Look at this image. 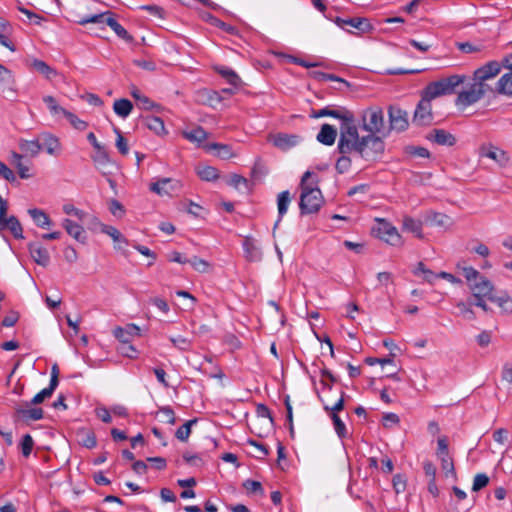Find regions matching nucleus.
I'll return each mask as SVG.
<instances>
[{
	"instance_id": "obj_1",
	"label": "nucleus",
	"mask_w": 512,
	"mask_h": 512,
	"mask_svg": "<svg viewBox=\"0 0 512 512\" xmlns=\"http://www.w3.org/2000/svg\"><path fill=\"white\" fill-rule=\"evenodd\" d=\"M385 150V144L380 136H360L356 119L352 112L344 122L340 123L337 151L340 154H353L365 161H374Z\"/></svg>"
},
{
	"instance_id": "obj_2",
	"label": "nucleus",
	"mask_w": 512,
	"mask_h": 512,
	"mask_svg": "<svg viewBox=\"0 0 512 512\" xmlns=\"http://www.w3.org/2000/svg\"><path fill=\"white\" fill-rule=\"evenodd\" d=\"M317 176L306 171L300 182L301 195L299 207L301 214H312L321 208L324 200L320 189L317 187Z\"/></svg>"
},
{
	"instance_id": "obj_3",
	"label": "nucleus",
	"mask_w": 512,
	"mask_h": 512,
	"mask_svg": "<svg viewBox=\"0 0 512 512\" xmlns=\"http://www.w3.org/2000/svg\"><path fill=\"white\" fill-rule=\"evenodd\" d=\"M461 269L470 290L472 291L473 298H486L490 300L493 296L494 285L485 276L481 275L479 271L471 266H457Z\"/></svg>"
},
{
	"instance_id": "obj_4",
	"label": "nucleus",
	"mask_w": 512,
	"mask_h": 512,
	"mask_svg": "<svg viewBox=\"0 0 512 512\" xmlns=\"http://www.w3.org/2000/svg\"><path fill=\"white\" fill-rule=\"evenodd\" d=\"M465 80V75L454 74L429 83L423 91L432 99L444 95H451L456 92V88L463 84Z\"/></svg>"
},
{
	"instance_id": "obj_5",
	"label": "nucleus",
	"mask_w": 512,
	"mask_h": 512,
	"mask_svg": "<svg viewBox=\"0 0 512 512\" xmlns=\"http://www.w3.org/2000/svg\"><path fill=\"white\" fill-rule=\"evenodd\" d=\"M362 129L368 132V135L382 134L386 136L384 112L379 106L368 107L361 113Z\"/></svg>"
},
{
	"instance_id": "obj_6",
	"label": "nucleus",
	"mask_w": 512,
	"mask_h": 512,
	"mask_svg": "<svg viewBox=\"0 0 512 512\" xmlns=\"http://www.w3.org/2000/svg\"><path fill=\"white\" fill-rule=\"evenodd\" d=\"M488 92L494 93V89L490 85L473 80L466 89L458 93L455 104L461 107L471 106L480 101Z\"/></svg>"
},
{
	"instance_id": "obj_7",
	"label": "nucleus",
	"mask_w": 512,
	"mask_h": 512,
	"mask_svg": "<svg viewBox=\"0 0 512 512\" xmlns=\"http://www.w3.org/2000/svg\"><path fill=\"white\" fill-rule=\"evenodd\" d=\"M79 23L82 25L87 23L106 24L115 32L119 38L123 39L124 41L131 43L134 40L128 31L114 18L113 13L111 12L85 17L81 19Z\"/></svg>"
},
{
	"instance_id": "obj_8",
	"label": "nucleus",
	"mask_w": 512,
	"mask_h": 512,
	"mask_svg": "<svg viewBox=\"0 0 512 512\" xmlns=\"http://www.w3.org/2000/svg\"><path fill=\"white\" fill-rule=\"evenodd\" d=\"M376 222L377 225L372 229L376 237L392 246H400L403 244L402 237L395 226L381 218H377Z\"/></svg>"
},
{
	"instance_id": "obj_9",
	"label": "nucleus",
	"mask_w": 512,
	"mask_h": 512,
	"mask_svg": "<svg viewBox=\"0 0 512 512\" xmlns=\"http://www.w3.org/2000/svg\"><path fill=\"white\" fill-rule=\"evenodd\" d=\"M389 118V128L386 132L395 131L397 133L404 132L409 127V114L406 110L398 105H389L387 108Z\"/></svg>"
},
{
	"instance_id": "obj_10",
	"label": "nucleus",
	"mask_w": 512,
	"mask_h": 512,
	"mask_svg": "<svg viewBox=\"0 0 512 512\" xmlns=\"http://www.w3.org/2000/svg\"><path fill=\"white\" fill-rule=\"evenodd\" d=\"M433 99L423 91L421 99L414 111L412 122L417 126H429L433 122V113L431 101Z\"/></svg>"
},
{
	"instance_id": "obj_11",
	"label": "nucleus",
	"mask_w": 512,
	"mask_h": 512,
	"mask_svg": "<svg viewBox=\"0 0 512 512\" xmlns=\"http://www.w3.org/2000/svg\"><path fill=\"white\" fill-rule=\"evenodd\" d=\"M334 22L338 27H340L348 32H351V30L347 29L346 26L356 29L358 31V34L367 33V32H370L373 30V26L370 23L369 19L365 18V17H353V18L336 17Z\"/></svg>"
},
{
	"instance_id": "obj_12",
	"label": "nucleus",
	"mask_w": 512,
	"mask_h": 512,
	"mask_svg": "<svg viewBox=\"0 0 512 512\" xmlns=\"http://www.w3.org/2000/svg\"><path fill=\"white\" fill-rule=\"evenodd\" d=\"M502 67H504L503 61H490L474 71L473 80L477 83L480 82L482 84H487V80L496 77L500 73Z\"/></svg>"
},
{
	"instance_id": "obj_13",
	"label": "nucleus",
	"mask_w": 512,
	"mask_h": 512,
	"mask_svg": "<svg viewBox=\"0 0 512 512\" xmlns=\"http://www.w3.org/2000/svg\"><path fill=\"white\" fill-rule=\"evenodd\" d=\"M150 190L160 196H171L181 188L178 180L172 178H162L150 184Z\"/></svg>"
},
{
	"instance_id": "obj_14",
	"label": "nucleus",
	"mask_w": 512,
	"mask_h": 512,
	"mask_svg": "<svg viewBox=\"0 0 512 512\" xmlns=\"http://www.w3.org/2000/svg\"><path fill=\"white\" fill-rule=\"evenodd\" d=\"M479 154L481 157H486L495 161L501 167H505L510 160L506 151L493 145H482L480 147Z\"/></svg>"
},
{
	"instance_id": "obj_15",
	"label": "nucleus",
	"mask_w": 512,
	"mask_h": 512,
	"mask_svg": "<svg viewBox=\"0 0 512 512\" xmlns=\"http://www.w3.org/2000/svg\"><path fill=\"white\" fill-rule=\"evenodd\" d=\"M352 114V111L348 110L345 107H340L338 109H332L330 106L324 107L320 110L313 111L310 115L311 118H321V117H333L341 122H344L345 119Z\"/></svg>"
},
{
	"instance_id": "obj_16",
	"label": "nucleus",
	"mask_w": 512,
	"mask_h": 512,
	"mask_svg": "<svg viewBox=\"0 0 512 512\" xmlns=\"http://www.w3.org/2000/svg\"><path fill=\"white\" fill-rule=\"evenodd\" d=\"M29 253L32 259L43 267L50 263V255L48 250L39 242H31L28 244Z\"/></svg>"
},
{
	"instance_id": "obj_17",
	"label": "nucleus",
	"mask_w": 512,
	"mask_h": 512,
	"mask_svg": "<svg viewBox=\"0 0 512 512\" xmlns=\"http://www.w3.org/2000/svg\"><path fill=\"white\" fill-rule=\"evenodd\" d=\"M300 140V136L287 133H278L271 138L273 145L284 151L296 146Z\"/></svg>"
},
{
	"instance_id": "obj_18",
	"label": "nucleus",
	"mask_w": 512,
	"mask_h": 512,
	"mask_svg": "<svg viewBox=\"0 0 512 512\" xmlns=\"http://www.w3.org/2000/svg\"><path fill=\"white\" fill-rule=\"evenodd\" d=\"M337 137V129L330 124H323L317 134V141L323 145L331 146L335 143Z\"/></svg>"
},
{
	"instance_id": "obj_19",
	"label": "nucleus",
	"mask_w": 512,
	"mask_h": 512,
	"mask_svg": "<svg viewBox=\"0 0 512 512\" xmlns=\"http://www.w3.org/2000/svg\"><path fill=\"white\" fill-rule=\"evenodd\" d=\"M428 139L437 143L438 145L453 146L456 143V138L450 132L444 129H434L428 136Z\"/></svg>"
},
{
	"instance_id": "obj_20",
	"label": "nucleus",
	"mask_w": 512,
	"mask_h": 512,
	"mask_svg": "<svg viewBox=\"0 0 512 512\" xmlns=\"http://www.w3.org/2000/svg\"><path fill=\"white\" fill-rule=\"evenodd\" d=\"M38 139L42 145V149H45L46 152L50 155L55 154L60 148V143H59L58 138L55 137L51 133H48V132L41 133L38 136Z\"/></svg>"
},
{
	"instance_id": "obj_21",
	"label": "nucleus",
	"mask_w": 512,
	"mask_h": 512,
	"mask_svg": "<svg viewBox=\"0 0 512 512\" xmlns=\"http://www.w3.org/2000/svg\"><path fill=\"white\" fill-rule=\"evenodd\" d=\"M67 233L75 240L84 243L86 241V235L84 228L78 223L73 222L70 219H64L62 223Z\"/></svg>"
},
{
	"instance_id": "obj_22",
	"label": "nucleus",
	"mask_w": 512,
	"mask_h": 512,
	"mask_svg": "<svg viewBox=\"0 0 512 512\" xmlns=\"http://www.w3.org/2000/svg\"><path fill=\"white\" fill-rule=\"evenodd\" d=\"M5 229H9L16 239L24 238L22 225L15 216H10L2 221V225H0V232Z\"/></svg>"
},
{
	"instance_id": "obj_23",
	"label": "nucleus",
	"mask_w": 512,
	"mask_h": 512,
	"mask_svg": "<svg viewBox=\"0 0 512 512\" xmlns=\"http://www.w3.org/2000/svg\"><path fill=\"white\" fill-rule=\"evenodd\" d=\"M494 92L506 96L512 97V71L503 74L498 82L496 83V87Z\"/></svg>"
},
{
	"instance_id": "obj_24",
	"label": "nucleus",
	"mask_w": 512,
	"mask_h": 512,
	"mask_svg": "<svg viewBox=\"0 0 512 512\" xmlns=\"http://www.w3.org/2000/svg\"><path fill=\"white\" fill-rule=\"evenodd\" d=\"M402 229L404 231L414 234L417 238H423L422 221L419 219H414L412 217L405 216L403 218Z\"/></svg>"
},
{
	"instance_id": "obj_25",
	"label": "nucleus",
	"mask_w": 512,
	"mask_h": 512,
	"mask_svg": "<svg viewBox=\"0 0 512 512\" xmlns=\"http://www.w3.org/2000/svg\"><path fill=\"white\" fill-rule=\"evenodd\" d=\"M182 136L188 141L200 145L207 139L208 134L201 126H197L191 130H184Z\"/></svg>"
},
{
	"instance_id": "obj_26",
	"label": "nucleus",
	"mask_w": 512,
	"mask_h": 512,
	"mask_svg": "<svg viewBox=\"0 0 512 512\" xmlns=\"http://www.w3.org/2000/svg\"><path fill=\"white\" fill-rule=\"evenodd\" d=\"M19 148L26 155H29L31 157H35L42 150V145L39 142L38 137L36 139H33V140L21 139L19 141Z\"/></svg>"
},
{
	"instance_id": "obj_27",
	"label": "nucleus",
	"mask_w": 512,
	"mask_h": 512,
	"mask_svg": "<svg viewBox=\"0 0 512 512\" xmlns=\"http://www.w3.org/2000/svg\"><path fill=\"white\" fill-rule=\"evenodd\" d=\"M144 125L157 135L167 133L163 120L157 116H146L143 118Z\"/></svg>"
},
{
	"instance_id": "obj_28",
	"label": "nucleus",
	"mask_w": 512,
	"mask_h": 512,
	"mask_svg": "<svg viewBox=\"0 0 512 512\" xmlns=\"http://www.w3.org/2000/svg\"><path fill=\"white\" fill-rule=\"evenodd\" d=\"M133 104L130 100L126 98H121L118 100H115L113 104V110L114 112L122 118H126L129 116V114L132 112Z\"/></svg>"
},
{
	"instance_id": "obj_29",
	"label": "nucleus",
	"mask_w": 512,
	"mask_h": 512,
	"mask_svg": "<svg viewBox=\"0 0 512 512\" xmlns=\"http://www.w3.org/2000/svg\"><path fill=\"white\" fill-rule=\"evenodd\" d=\"M290 202H291V195L288 190L282 191L281 193L278 194L277 207H278L279 218L276 222V225L280 222L282 217L286 214Z\"/></svg>"
},
{
	"instance_id": "obj_30",
	"label": "nucleus",
	"mask_w": 512,
	"mask_h": 512,
	"mask_svg": "<svg viewBox=\"0 0 512 512\" xmlns=\"http://www.w3.org/2000/svg\"><path fill=\"white\" fill-rule=\"evenodd\" d=\"M96 151V154L92 156V160L96 168L105 174L104 169L111 163L110 157L104 147Z\"/></svg>"
},
{
	"instance_id": "obj_31",
	"label": "nucleus",
	"mask_w": 512,
	"mask_h": 512,
	"mask_svg": "<svg viewBox=\"0 0 512 512\" xmlns=\"http://www.w3.org/2000/svg\"><path fill=\"white\" fill-rule=\"evenodd\" d=\"M216 71L218 74H220L223 78L226 79V81L232 85L234 88H238L242 81L241 78L238 76V74L228 67H220L216 68Z\"/></svg>"
},
{
	"instance_id": "obj_32",
	"label": "nucleus",
	"mask_w": 512,
	"mask_h": 512,
	"mask_svg": "<svg viewBox=\"0 0 512 512\" xmlns=\"http://www.w3.org/2000/svg\"><path fill=\"white\" fill-rule=\"evenodd\" d=\"M30 66L40 74L44 75L47 79H51L57 74L56 70L50 67L46 62L39 59H33Z\"/></svg>"
},
{
	"instance_id": "obj_33",
	"label": "nucleus",
	"mask_w": 512,
	"mask_h": 512,
	"mask_svg": "<svg viewBox=\"0 0 512 512\" xmlns=\"http://www.w3.org/2000/svg\"><path fill=\"white\" fill-rule=\"evenodd\" d=\"M79 437V443L88 449H92L97 445V439L95 433L90 430L82 429L77 433Z\"/></svg>"
},
{
	"instance_id": "obj_34",
	"label": "nucleus",
	"mask_w": 512,
	"mask_h": 512,
	"mask_svg": "<svg viewBox=\"0 0 512 512\" xmlns=\"http://www.w3.org/2000/svg\"><path fill=\"white\" fill-rule=\"evenodd\" d=\"M28 213L38 227L44 228L51 224L49 216L43 210L33 208L29 209Z\"/></svg>"
},
{
	"instance_id": "obj_35",
	"label": "nucleus",
	"mask_w": 512,
	"mask_h": 512,
	"mask_svg": "<svg viewBox=\"0 0 512 512\" xmlns=\"http://www.w3.org/2000/svg\"><path fill=\"white\" fill-rule=\"evenodd\" d=\"M16 413L18 415H21L23 419L32 420V421L40 420L43 418V415H44L42 408H30V409L17 408Z\"/></svg>"
},
{
	"instance_id": "obj_36",
	"label": "nucleus",
	"mask_w": 512,
	"mask_h": 512,
	"mask_svg": "<svg viewBox=\"0 0 512 512\" xmlns=\"http://www.w3.org/2000/svg\"><path fill=\"white\" fill-rule=\"evenodd\" d=\"M14 83V77L12 72L0 64V87L3 89L8 88L10 92H14L11 85Z\"/></svg>"
},
{
	"instance_id": "obj_37",
	"label": "nucleus",
	"mask_w": 512,
	"mask_h": 512,
	"mask_svg": "<svg viewBox=\"0 0 512 512\" xmlns=\"http://www.w3.org/2000/svg\"><path fill=\"white\" fill-rule=\"evenodd\" d=\"M205 19L213 26H216L220 29H222L223 31H225L226 33L230 34V35H236L237 34V29L236 27L230 25V24H227L223 21H221L220 19H218L217 17L211 15V14H207V16L205 17Z\"/></svg>"
},
{
	"instance_id": "obj_38",
	"label": "nucleus",
	"mask_w": 512,
	"mask_h": 512,
	"mask_svg": "<svg viewBox=\"0 0 512 512\" xmlns=\"http://www.w3.org/2000/svg\"><path fill=\"white\" fill-rule=\"evenodd\" d=\"M197 421V418H194L185 422L177 429L175 437L182 442H186L191 434V427L196 424Z\"/></svg>"
},
{
	"instance_id": "obj_39",
	"label": "nucleus",
	"mask_w": 512,
	"mask_h": 512,
	"mask_svg": "<svg viewBox=\"0 0 512 512\" xmlns=\"http://www.w3.org/2000/svg\"><path fill=\"white\" fill-rule=\"evenodd\" d=\"M243 249L248 260L255 261L260 259V252L251 239L246 238L244 240Z\"/></svg>"
},
{
	"instance_id": "obj_40",
	"label": "nucleus",
	"mask_w": 512,
	"mask_h": 512,
	"mask_svg": "<svg viewBox=\"0 0 512 512\" xmlns=\"http://www.w3.org/2000/svg\"><path fill=\"white\" fill-rule=\"evenodd\" d=\"M490 301L497 303L505 312L512 313V298L506 292L498 297L493 295Z\"/></svg>"
},
{
	"instance_id": "obj_41",
	"label": "nucleus",
	"mask_w": 512,
	"mask_h": 512,
	"mask_svg": "<svg viewBox=\"0 0 512 512\" xmlns=\"http://www.w3.org/2000/svg\"><path fill=\"white\" fill-rule=\"evenodd\" d=\"M351 154H341L335 164V169L339 174L348 172L352 165Z\"/></svg>"
},
{
	"instance_id": "obj_42",
	"label": "nucleus",
	"mask_w": 512,
	"mask_h": 512,
	"mask_svg": "<svg viewBox=\"0 0 512 512\" xmlns=\"http://www.w3.org/2000/svg\"><path fill=\"white\" fill-rule=\"evenodd\" d=\"M197 174L204 181H214L219 177L218 170L212 166L199 168Z\"/></svg>"
},
{
	"instance_id": "obj_43",
	"label": "nucleus",
	"mask_w": 512,
	"mask_h": 512,
	"mask_svg": "<svg viewBox=\"0 0 512 512\" xmlns=\"http://www.w3.org/2000/svg\"><path fill=\"white\" fill-rule=\"evenodd\" d=\"M440 461H441V468H442L445 476L448 477L449 475H451L454 479H456L457 475H456V471H455V467H454L452 458L449 455L442 456V457H440Z\"/></svg>"
},
{
	"instance_id": "obj_44",
	"label": "nucleus",
	"mask_w": 512,
	"mask_h": 512,
	"mask_svg": "<svg viewBox=\"0 0 512 512\" xmlns=\"http://www.w3.org/2000/svg\"><path fill=\"white\" fill-rule=\"evenodd\" d=\"M188 263L199 273H207L211 268V265L208 261L197 256L189 259Z\"/></svg>"
},
{
	"instance_id": "obj_45",
	"label": "nucleus",
	"mask_w": 512,
	"mask_h": 512,
	"mask_svg": "<svg viewBox=\"0 0 512 512\" xmlns=\"http://www.w3.org/2000/svg\"><path fill=\"white\" fill-rule=\"evenodd\" d=\"M209 149L217 150V156L222 159H229L233 157L232 149L229 145L213 143L208 146Z\"/></svg>"
},
{
	"instance_id": "obj_46",
	"label": "nucleus",
	"mask_w": 512,
	"mask_h": 512,
	"mask_svg": "<svg viewBox=\"0 0 512 512\" xmlns=\"http://www.w3.org/2000/svg\"><path fill=\"white\" fill-rule=\"evenodd\" d=\"M64 117L77 130L83 131L88 127V123L78 118L74 113L67 111Z\"/></svg>"
},
{
	"instance_id": "obj_47",
	"label": "nucleus",
	"mask_w": 512,
	"mask_h": 512,
	"mask_svg": "<svg viewBox=\"0 0 512 512\" xmlns=\"http://www.w3.org/2000/svg\"><path fill=\"white\" fill-rule=\"evenodd\" d=\"M34 446V440L30 434H25L20 442L21 452L24 457H29Z\"/></svg>"
},
{
	"instance_id": "obj_48",
	"label": "nucleus",
	"mask_w": 512,
	"mask_h": 512,
	"mask_svg": "<svg viewBox=\"0 0 512 512\" xmlns=\"http://www.w3.org/2000/svg\"><path fill=\"white\" fill-rule=\"evenodd\" d=\"M101 231L109 235L115 242H126L120 231L113 226L102 224Z\"/></svg>"
},
{
	"instance_id": "obj_49",
	"label": "nucleus",
	"mask_w": 512,
	"mask_h": 512,
	"mask_svg": "<svg viewBox=\"0 0 512 512\" xmlns=\"http://www.w3.org/2000/svg\"><path fill=\"white\" fill-rule=\"evenodd\" d=\"M489 483V477L485 473H478L475 475L472 485L474 492L480 491Z\"/></svg>"
},
{
	"instance_id": "obj_50",
	"label": "nucleus",
	"mask_w": 512,
	"mask_h": 512,
	"mask_svg": "<svg viewBox=\"0 0 512 512\" xmlns=\"http://www.w3.org/2000/svg\"><path fill=\"white\" fill-rule=\"evenodd\" d=\"M331 418L333 421L334 429L337 435L340 438H344L347 434L346 426L344 422L340 419V417L336 413L331 414Z\"/></svg>"
},
{
	"instance_id": "obj_51",
	"label": "nucleus",
	"mask_w": 512,
	"mask_h": 512,
	"mask_svg": "<svg viewBox=\"0 0 512 512\" xmlns=\"http://www.w3.org/2000/svg\"><path fill=\"white\" fill-rule=\"evenodd\" d=\"M114 132L117 135L116 147H117L118 151L122 155H127L129 152V146H128L127 140L123 137L121 131L118 128H115Z\"/></svg>"
},
{
	"instance_id": "obj_52",
	"label": "nucleus",
	"mask_w": 512,
	"mask_h": 512,
	"mask_svg": "<svg viewBox=\"0 0 512 512\" xmlns=\"http://www.w3.org/2000/svg\"><path fill=\"white\" fill-rule=\"evenodd\" d=\"M406 153L414 156V157H420V158H429L430 152L425 147L420 146H408L406 147Z\"/></svg>"
},
{
	"instance_id": "obj_53",
	"label": "nucleus",
	"mask_w": 512,
	"mask_h": 512,
	"mask_svg": "<svg viewBox=\"0 0 512 512\" xmlns=\"http://www.w3.org/2000/svg\"><path fill=\"white\" fill-rule=\"evenodd\" d=\"M169 340L176 348L182 351H187L191 347V341L182 336L170 337Z\"/></svg>"
},
{
	"instance_id": "obj_54",
	"label": "nucleus",
	"mask_w": 512,
	"mask_h": 512,
	"mask_svg": "<svg viewBox=\"0 0 512 512\" xmlns=\"http://www.w3.org/2000/svg\"><path fill=\"white\" fill-rule=\"evenodd\" d=\"M243 487L251 493H259L260 495H264V489L260 482L248 479L244 481Z\"/></svg>"
},
{
	"instance_id": "obj_55",
	"label": "nucleus",
	"mask_w": 512,
	"mask_h": 512,
	"mask_svg": "<svg viewBox=\"0 0 512 512\" xmlns=\"http://www.w3.org/2000/svg\"><path fill=\"white\" fill-rule=\"evenodd\" d=\"M113 334L121 342V345L128 344L132 340L130 332L122 327H116Z\"/></svg>"
},
{
	"instance_id": "obj_56",
	"label": "nucleus",
	"mask_w": 512,
	"mask_h": 512,
	"mask_svg": "<svg viewBox=\"0 0 512 512\" xmlns=\"http://www.w3.org/2000/svg\"><path fill=\"white\" fill-rule=\"evenodd\" d=\"M392 484L395 492L400 494L406 489V479L402 474H396L393 476Z\"/></svg>"
},
{
	"instance_id": "obj_57",
	"label": "nucleus",
	"mask_w": 512,
	"mask_h": 512,
	"mask_svg": "<svg viewBox=\"0 0 512 512\" xmlns=\"http://www.w3.org/2000/svg\"><path fill=\"white\" fill-rule=\"evenodd\" d=\"M137 105L140 109L144 110L156 109L158 111L161 108L160 105L156 104L145 95L141 96V98L137 101Z\"/></svg>"
},
{
	"instance_id": "obj_58",
	"label": "nucleus",
	"mask_w": 512,
	"mask_h": 512,
	"mask_svg": "<svg viewBox=\"0 0 512 512\" xmlns=\"http://www.w3.org/2000/svg\"><path fill=\"white\" fill-rule=\"evenodd\" d=\"M159 413L164 416V420L167 423L171 425H174L176 423V416L174 410L170 406L161 407L159 409Z\"/></svg>"
},
{
	"instance_id": "obj_59",
	"label": "nucleus",
	"mask_w": 512,
	"mask_h": 512,
	"mask_svg": "<svg viewBox=\"0 0 512 512\" xmlns=\"http://www.w3.org/2000/svg\"><path fill=\"white\" fill-rule=\"evenodd\" d=\"M0 176L9 182L16 180L13 171L2 161H0Z\"/></svg>"
},
{
	"instance_id": "obj_60",
	"label": "nucleus",
	"mask_w": 512,
	"mask_h": 512,
	"mask_svg": "<svg viewBox=\"0 0 512 512\" xmlns=\"http://www.w3.org/2000/svg\"><path fill=\"white\" fill-rule=\"evenodd\" d=\"M63 211L67 215H74V216H76L80 220H82L85 217V212L80 210V209H78V208H76L72 204H65L63 206Z\"/></svg>"
},
{
	"instance_id": "obj_61",
	"label": "nucleus",
	"mask_w": 512,
	"mask_h": 512,
	"mask_svg": "<svg viewBox=\"0 0 512 512\" xmlns=\"http://www.w3.org/2000/svg\"><path fill=\"white\" fill-rule=\"evenodd\" d=\"M109 210L116 217H122L125 212L123 205L115 199L110 201Z\"/></svg>"
},
{
	"instance_id": "obj_62",
	"label": "nucleus",
	"mask_w": 512,
	"mask_h": 512,
	"mask_svg": "<svg viewBox=\"0 0 512 512\" xmlns=\"http://www.w3.org/2000/svg\"><path fill=\"white\" fill-rule=\"evenodd\" d=\"M256 414L258 418L269 419L270 423H273V417L271 411L264 404H258L256 407Z\"/></svg>"
},
{
	"instance_id": "obj_63",
	"label": "nucleus",
	"mask_w": 512,
	"mask_h": 512,
	"mask_svg": "<svg viewBox=\"0 0 512 512\" xmlns=\"http://www.w3.org/2000/svg\"><path fill=\"white\" fill-rule=\"evenodd\" d=\"M51 396L52 393L48 389L44 388L32 398L30 404L38 405L42 403L45 399L50 398Z\"/></svg>"
},
{
	"instance_id": "obj_64",
	"label": "nucleus",
	"mask_w": 512,
	"mask_h": 512,
	"mask_svg": "<svg viewBox=\"0 0 512 512\" xmlns=\"http://www.w3.org/2000/svg\"><path fill=\"white\" fill-rule=\"evenodd\" d=\"M63 256L68 263H75L78 259L77 251L71 246H67L63 250Z\"/></svg>"
}]
</instances>
